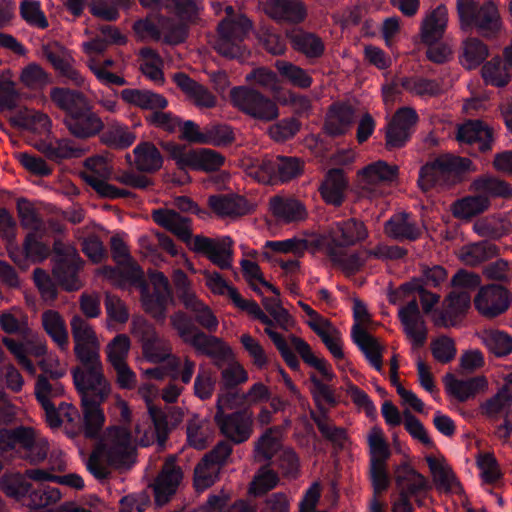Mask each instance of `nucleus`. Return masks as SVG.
I'll use <instances>...</instances> for the list:
<instances>
[{"mask_svg":"<svg viewBox=\"0 0 512 512\" xmlns=\"http://www.w3.org/2000/svg\"><path fill=\"white\" fill-rule=\"evenodd\" d=\"M45 55L59 76L64 78L62 83L72 84L79 88L85 87V77L79 70L73 67L69 59L63 58L52 51L46 52Z\"/></svg>","mask_w":512,"mask_h":512,"instance_id":"42","label":"nucleus"},{"mask_svg":"<svg viewBox=\"0 0 512 512\" xmlns=\"http://www.w3.org/2000/svg\"><path fill=\"white\" fill-rule=\"evenodd\" d=\"M430 346L434 359L441 364L450 363L457 354L454 340L446 335L434 339Z\"/></svg>","mask_w":512,"mask_h":512,"instance_id":"61","label":"nucleus"},{"mask_svg":"<svg viewBox=\"0 0 512 512\" xmlns=\"http://www.w3.org/2000/svg\"><path fill=\"white\" fill-rule=\"evenodd\" d=\"M426 461L439 488L452 490L454 487H460V483L454 473L443 466L436 458L428 456Z\"/></svg>","mask_w":512,"mask_h":512,"instance_id":"57","label":"nucleus"},{"mask_svg":"<svg viewBox=\"0 0 512 512\" xmlns=\"http://www.w3.org/2000/svg\"><path fill=\"white\" fill-rule=\"evenodd\" d=\"M214 422L220 433L233 444L246 442L253 433V413L246 408L233 412L216 411Z\"/></svg>","mask_w":512,"mask_h":512,"instance_id":"12","label":"nucleus"},{"mask_svg":"<svg viewBox=\"0 0 512 512\" xmlns=\"http://www.w3.org/2000/svg\"><path fill=\"white\" fill-rule=\"evenodd\" d=\"M398 168L385 161L379 160L364 167L359 172L360 183L363 188H370L379 182L392 181L396 178Z\"/></svg>","mask_w":512,"mask_h":512,"instance_id":"37","label":"nucleus"},{"mask_svg":"<svg viewBox=\"0 0 512 512\" xmlns=\"http://www.w3.org/2000/svg\"><path fill=\"white\" fill-rule=\"evenodd\" d=\"M490 206V200L485 195L477 193L476 195L466 196L457 200L452 205V213L455 218L469 220L487 210Z\"/></svg>","mask_w":512,"mask_h":512,"instance_id":"39","label":"nucleus"},{"mask_svg":"<svg viewBox=\"0 0 512 512\" xmlns=\"http://www.w3.org/2000/svg\"><path fill=\"white\" fill-rule=\"evenodd\" d=\"M475 171L476 166L469 158L450 153L440 154L421 166L418 185L424 192L433 188L449 190Z\"/></svg>","mask_w":512,"mask_h":512,"instance_id":"3","label":"nucleus"},{"mask_svg":"<svg viewBox=\"0 0 512 512\" xmlns=\"http://www.w3.org/2000/svg\"><path fill=\"white\" fill-rule=\"evenodd\" d=\"M286 38L289 40L291 47L307 59H318L325 52L324 42L315 33L301 28H293L286 30Z\"/></svg>","mask_w":512,"mask_h":512,"instance_id":"23","label":"nucleus"},{"mask_svg":"<svg viewBox=\"0 0 512 512\" xmlns=\"http://www.w3.org/2000/svg\"><path fill=\"white\" fill-rule=\"evenodd\" d=\"M329 237L331 242L327 246L347 248L365 241L368 238V229L363 221L349 218L333 222Z\"/></svg>","mask_w":512,"mask_h":512,"instance_id":"16","label":"nucleus"},{"mask_svg":"<svg viewBox=\"0 0 512 512\" xmlns=\"http://www.w3.org/2000/svg\"><path fill=\"white\" fill-rule=\"evenodd\" d=\"M488 382L484 376H474L467 379H458L452 374L446 376L448 392L460 402L474 397L478 392L487 388Z\"/></svg>","mask_w":512,"mask_h":512,"instance_id":"29","label":"nucleus"},{"mask_svg":"<svg viewBox=\"0 0 512 512\" xmlns=\"http://www.w3.org/2000/svg\"><path fill=\"white\" fill-rule=\"evenodd\" d=\"M194 317L183 311H177L171 316V324L181 340L191 346L197 355L212 359L213 364L222 369L232 358L231 348L219 337L207 334L199 329L195 322L208 332L213 333L218 328V319L209 306L201 302L192 309Z\"/></svg>","mask_w":512,"mask_h":512,"instance_id":"2","label":"nucleus"},{"mask_svg":"<svg viewBox=\"0 0 512 512\" xmlns=\"http://www.w3.org/2000/svg\"><path fill=\"white\" fill-rule=\"evenodd\" d=\"M143 353L153 363H162L171 357V344L162 338L153 326L147 325L141 333Z\"/></svg>","mask_w":512,"mask_h":512,"instance_id":"25","label":"nucleus"},{"mask_svg":"<svg viewBox=\"0 0 512 512\" xmlns=\"http://www.w3.org/2000/svg\"><path fill=\"white\" fill-rule=\"evenodd\" d=\"M42 152L49 160L60 162L63 159L82 156L84 149L76 147L70 139H61L56 144H44Z\"/></svg>","mask_w":512,"mask_h":512,"instance_id":"52","label":"nucleus"},{"mask_svg":"<svg viewBox=\"0 0 512 512\" xmlns=\"http://www.w3.org/2000/svg\"><path fill=\"white\" fill-rule=\"evenodd\" d=\"M278 482L279 477L275 471L266 466L261 467L250 484L249 492L254 496H262L275 488Z\"/></svg>","mask_w":512,"mask_h":512,"instance_id":"58","label":"nucleus"},{"mask_svg":"<svg viewBox=\"0 0 512 512\" xmlns=\"http://www.w3.org/2000/svg\"><path fill=\"white\" fill-rule=\"evenodd\" d=\"M309 379L311 382L310 392L315 405L319 413L326 417L328 415V408L325 404L330 407H335L338 404V399L334 390L328 384H325L314 373L310 375Z\"/></svg>","mask_w":512,"mask_h":512,"instance_id":"46","label":"nucleus"},{"mask_svg":"<svg viewBox=\"0 0 512 512\" xmlns=\"http://www.w3.org/2000/svg\"><path fill=\"white\" fill-rule=\"evenodd\" d=\"M104 271L109 279L114 280L120 286L128 283L141 287V298L145 311L157 321L165 320L167 307L169 303L173 302L172 292L159 289L149 291L144 281L143 271L136 264H129L123 269L106 266Z\"/></svg>","mask_w":512,"mask_h":512,"instance_id":"4","label":"nucleus"},{"mask_svg":"<svg viewBox=\"0 0 512 512\" xmlns=\"http://www.w3.org/2000/svg\"><path fill=\"white\" fill-rule=\"evenodd\" d=\"M69 133L77 139L86 140L99 135L105 128L104 122L90 103L79 113L64 118Z\"/></svg>","mask_w":512,"mask_h":512,"instance_id":"19","label":"nucleus"},{"mask_svg":"<svg viewBox=\"0 0 512 512\" xmlns=\"http://www.w3.org/2000/svg\"><path fill=\"white\" fill-rule=\"evenodd\" d=\"M418 119L413 108H399L386 126V148L394 150L404 147L410 140Z\"/></svg>","mask_w":512,"mask_h":512,"instance_id":"15","label":"nucleus"},{"mask_svg":"<svg viewBox=\"0 0 512 512\" xmlns=\"http://www.w3.org/2000/svg\"><path fill=\"white\" fill-rule=\"evenodd\" d=\"M367 442L370 454V479L374 491L380 493L389 487L387 461L391 457V450L380 427L374 426L370 430Z\"/></svg>","mask_w":512,"mask_h":512,"instance_id":"9","label":"nucleus"},{"mask_svg":"<svg viewBox=\"0 0 512 512\" xmlns=\"http://www.w3.org/2000/svg\"><path fill=\"white\" fill-rule=\"evenodd\" d=\"M17 212L23 228L31 231H45L43 220L27 199L19 198L17 200Z\"/></svg>","mask_w":512,"mask_h":512,"instance_id":"56","label":"nucleus"},{"mask_svg":"<svg viewBox=\"0 0 512 512\" xmlns=\"http://www.w3.org/2000/svg\"><path fill=\"white\" fill-rule=\"evenodd\" d=\"M347 187L348 180L344 171L340 168H332L326 173L325 180L322 182L319 192L325 203L339 207L345 200Z\"/></svg>","mask_w":512,"mask_h":512,"instance_id":"24","label":"nucleus"},{"mask_svg":"<svg viewBox=\"0 0 512 512\" xmlns=\"http://www.w3.org/2000/svg\"><path fill=\"white\" fill-rule=\"evenodd\" d=\"M60 498L61 493L58 488L50 487L49 485L32 484V489L23 500L30 509L41 510L56 503Z\"/></svg>","mask_w":512,"mask_h":512,"instance_id":"44","label":"nucleus"},{"mask_svg":"<svg viewBox=\"0 0 512 512\" xmlns=\"http://www.w3.org/2000/svg\"><path fill=\"white\" fill-rule=\"evenodd\" d=\"M270 15L279 21L301 23L307 15L300 0H270Z\"/></svg>","mask_w":512,"mask_h":512,"instance_id":"32","label":"nucleus"},{"mask_svg":"<svg viewBox=\"0 0 512 512\" xmlns=\"http://www.w3.org/2000/svg\"><path fill=\"white\" fill-rule=\"evenodd\" d=\"M326 253L335 265L342 267L350 273L358 272L366 261L360 253L355 252L347 255L341 249H337V247L327 246Z\"/></svg>","mask_w":512,"mask_h":512,"instance_id":"54","label":"nucleus"},{"mask_svg":"<svg viewBox=\"0 0 512 512\" xmlns=\"http://www.w3.org/2000/svg\"><path fill=\"white\" fill-rule=\"evenodd\" d=\"M304 163L297 157L277 155L264 159L259 166V180L269 183L288 182L303 171Z\"/></svg>","mask_w":512,"mask_h":512,"instance_id":"14","label":"nucleus"},{"mask_svg":"<svg viewBox=\"0 0 512 512\" xmlns=\"http://www.w3.org/2000/svg\"><path fill=\"white\" fill-rule=\"evenodd\" d=\"M489 55L488 47L478 38H467L462 45L460 62L467 69L480 66Z\"/></svg>","mask_w":512,"mask_h":512,"instance_id":"45","label":"nucleus"},{"mask_svg":"<svg viewBox=\"0 0 512 512\" xmlns=\"http://www.w3.org/2000/svg\"><path fill=\"white\" fill-rule=\"evenodd\" d=\"M394 479L399 489V497L393 505V512H414L411 498L421 507L424 498L431 488L427 479L414 469L407 461L395 467Z\"/></svg>","mask_w":512,"mask_h":512,"instance_id":"7","label":"nucleus"},{"mask_svg":"<svg viewBox=\"0 0 512 512\" xmlns=\"http://www.w3.org/2000/svg\"><path fill=\"white\" fill-rule=\"evenodd\" d=\"M210 209L218 216H241L252 210L248 200L237 194H214L208 198Z\"/></svg>","mask_w":512,"mask_h":512,"instance_id":"26","label":"nucleus"},{"mask_svg":"<svg viewBox=\"0 0 512 512\" xmlns=\"http://www.w3.org/2000/svg\"><path fill=\"white\" fill-rule=\"evenodd\" d=\"M33 280L45 301H55L57 299V284L48 272L42 268H36L33 272Z\"/></svg>","mask_w":512,"mask_h":512,"instance_id":"64","label":"nucleus"},{"mask_svg":"<svg viewBox=\"0 0 512 512\" xmlns=\"http://www.w3.org/2000/svg\"><path fill=\"white\" fill-rule=\"evenodd\" d=\"M54 253L53 276L58 284L66 291H77L82 287L78 273L82 268L83 261L77 252L67 247L61 240L56 239L53 243Z\"/></svg>","mask_w":512,"mask_h":512,"instance_id":"10","label":"nucleus"},{"mask_svg":"<svg viewBox=\"0 0 512 512\" xmlns=\"http://www.w3.org/2000/svg\"><path fill=\"white\" fill-rule=\"evenodd\" d=\"M393 84L418 96H437L441 92V87L436 80L422 77H400Z\"/></svg>","mask_w":512,"mask_h":512,"instance_id":"50","label":"nucleus"},{"mask_svg":"<svg viewBox=\"0 0 512 512\" xmlns=\"http://www.w3.org/2000/svg\"><path fill=\"white\" fill-rule=\"evenodd\" d=\"M456 6L463 29L474 28L480 36L485 38H493L500 31V14L492 0L483 4L475 0H457Z\"/></svg>","mask_w":512,"mask_h":512,"instance_id":"6","label":"nucleus"},{"mask_svg":"<svg viewBox=\"0 0 512 512\" xmlns=\"http://www.w3.org/2000/svg\"><path fill=\"white\" fill-rule=\"evenodd\" d=\"M183 478L182 470L175 465V457H169L161 472L155 478L151 485L153 488L155 504L161 507L168 503L176 493L177 488Z\"/></svg>","mask_w":512,"mask_h":512,"instance_id":"18","label":"nucleus"},{"mask_svg":"<svg viewBox=\"0 0 512 512\" xmlns=\"http://www.w3.org/2000/svg\"><path fill=\"white\" fill-rule=\"evenodd\" d=\"M131 435L126 430H119L116 438L106 451V458L110 465L116 467L126 466L131 462L133 449L130 444Z\"/></svg>","mask_w":512,"mask_h":512,"instance_id":"35","label":"nucleus"},{"mask_svg":"<svg viewBox=\"0 0 512 512\" xmlns=\"http://www.w3.org/2000/svg\"><path fill=\"white\" fill-rule=\"evenodd\" d=\"M511 302L508 290L500 284L482 287L474 299L475 308L483 316L494 318L504 313Z\"/></svg>","mask_w":512,"mask_h":512,"instance_id":"17","label":"nucleus"},{"mask_svg":"<svg viewBox=\"0 0 512 512\" xmlns=\"http://www.w3.org/2000/svg\"><path fill=\"white\" fill-rule=\"evenodd\" d=\"M225 10L229 18L222 20L218 25V36L214 43V49L227 59L244 61L248 56V51L243 42L252 23L245 15L234 16L232 6H227Z\"/></svg>","mask_w":512,"mask_h":512,"instance_id":"5","label":"nucleus"},{"mask_svg":"<svg viewBox=\"0 0 512 512\" xmlns=\"http://www.w3.org/2000/svg\"><path fill=\"white\" fill-rule=\"evenodd\" d=\"M121 98L126 103L147 110L158 111L168 106V101L163 95L150 90L127 88L121 91Z\"/></svg>","mask_w":512,"mask_h":512,"instance_id":"31","label":"nucleus"},{"mask_svg":"<svg viewBox=\"0 0 512 512\" xmlns=\"http://www.w3.org/2000/svg\"><path fill=\"white\" fill-rule=\"evenodd\" d=\"M471 187L476 193L485 195L489 200L490 197H512V185L495 177H479L472 182Z\"/></svg>","mask_w":512,"mask_h":512,"instance_id":"48","label":"nucleus"},{"mask_svg":"<svg viewBox=\"0 0 512 512\" xmlns=\"http://www.w3.org/2000/svg\"><path fill=\"white\" fill-rule=\"evenodd\" d=\"M32 489V483L25 473L5 472L0 477V490L8 497L21 501Z\"/></svg>","mask_w":512,"mask_h":512,"instance_id":"41","label":"nucleus"},{"mask_svg":"<svg viewBox=\"0 0 512 512\" xmlns=\"http://www.w3.org/2000/svg\"><path fill=\"white\" fill-rule=\"evenodd\" d=\"M101 132V143L113 149H126L130 147L136 139L135 133L132 132L128 126L119 122L109 124L107 128L105 130L103 129Z\"/></svg>","mask_w":512,"mask_h":512,"instance_id":"38","label":"nucleus"},{"mask_svg":"<svg viewBox=\"0 0 512 512\" xmlns=\"http://www.w3.org/2000/svg\"><path fill=\"white\" fill-rule=\"evenodd\" d=\"M45 231H30L24 240V252L29 262L37 263L45 260L51 253L48 244L42 241Z\"/></svg>","mask_w":512,"mask_h":512,"instance_id":"53","label":"nucleus"},{"mask_svg":"<svg viewBox=\"0 0 512 512\" xmlns=\"http://www.w3.org/2000/svg\"><path fill=\"white\" fill-rule=\"evenodd\" d=\"M234 107L255 120L271 122L278 118L279 107L269 96L247 86H236L230 91Z\"/></svg>","mask_w":512,"mask_h":512,"instance_id":"8","label":"nucleus"},{"mask_svg":"<svg viewBox=\"0 0 512 512\" xmlns=\"http://www.w3.org/2000/svg\"><path fill=\"white\" fill-rule=\"evenodd\" d=\"M11 122L17 127L35 133L47 132L51 127V120L47 114L28 108L18 109Z\"/></svg>","mask_w":512,"mask_h":512,"instance_id":"33","label":"nucleus"},{"mask_svg":"<svg viewBox=\"0 0 512 512\" xmlns=\"http://www.w3.org/2000/svg\"><path fill=\"white\" fill-rule=\"evenodd\" d=\"M74 340V354L84 369L72 370L73 382L81 398L83 432L86 438H98L105 414L101 405L108 398L111 387L103 374L96 333L81 316L74 315L70 322Z\"/></svg>","mask_w":512,"mask_h":512,"instance_id":"1","label":"nucleus"},{"mask_svg":"<svg viewBox=\"0 0 512 512\" xmlns=\"http://www.w3.org/2000/svg\"><path fill=\"white\" fill-rule=\"evenodd\" d=\"M512 406V390L503 386L498 392L481 404L482 414L487 417L494 418L505 408Z\"/></svg>","mask_w":512,"mask_h":512,"instance_id":"55","label":"nucleus"},{"mask_svg":"<svg viewBox=\"0 0 512 512\" xmlns=\"http://www.w3.org/2000/svg\"><path fill=\"white\" fill-rule=\"evenodd\" d=\"M20 15L31 26L40 29H46L49 26L48 20L37 1L23 0L20 4Z\"/></svg>","mask_w":512,"mask_h":512,"instance_id":"62","label":"nucleus"},{"mask_svg":"<svg viewBox=\"0 0 512 512\" xmlns=\"http://www.w3.org/2000/svg\"><path fill=\"white\" fill-rule=\"evenodd\" d=\"M353 119L354 111L350 106L332 105L324 129L333 137L344 135L353 123Z\"/></svg>","mask_w":512,"mask_h":512,"instance_id":"34","label":"nucleus"},{"mask_svg":"<svg viewBox=\"0 0 512 512\" xmlns=\"http://www.w3.org/2000/svg\"><path fill=\"white\" fill-rule=\"evenodd\" d=\"M484 341L489 351L497 357H504L512 353V336L503 331H489Z\"/></svg>","mask_w":512,"mask_h":512,"instance_id":"59","label":"nucleus"},{"mask_svg":"<svg viewBox=\"0 0 512 512\" xmlns=\"http://www.w3.org/2000/svg\"><path fill=\"white\" fill-rule=\"evenodd\" d=\"M460 146L470 155L479 156L492 150L493 130L482 120H468L457 131Z\"/></svg>","mask_w":512,"mask_h":512,"instance_id":"13","label":"nucleus"},{"mask_svg":"<svg viewBox=\"0 0 512 512\" xmlns=\"http://www.w3.org/2000/svg\"><path fill=\"white\" fill-rule=\"evenodd\" d=\"M351 337L368 362L378 372H382V346L378 340L368 333L359 324H354L351 329Z\"/></svg>","mask_w":512,"mask_h":512,"instance_id":"28","label":"nucleus"},{"mask_svg":"<svg viewBox=\"0 0 512 512\" xmlns=\"http://www.w3.org/2000/svg\"><path fill=\"white\" fill-rule=\"evenodd\" d=\"M273 215L284 222H294L304 219L306 215L303 204L293 198L275 196L270 200Z\"/></svg>","mask_w":512,"mask_h":512,"instance_id":"36","label":"nucleus"},{"mask_svg":"<svg viewBox=\"0 0 512 512\" xmlns=\"http://www.w3.org/2000/svg\"><path fill=\"white\" fill-rule=\"evenodd\" d=\"M447 21V8L439 5L426 17L421 27L422 42L428 45L426 56L436 64L445 63L451 53L447 46L437 44L443 37Z\"/></svg>","mask_w":512,"mask_h":512,"instance_id":"11","label":"nucleus"},{"mask_svg":"<svg viewBox=\"0 0 512 512\" xmlns=\"http://www.w3.org/2000/svg\"><path fill=\"white\" fill-rule=\"evenodd\" d=\"M49 97L52 103L64 112V118L72 117L91 103L83 92L68 87H52Z\"/></svg>","mask_w":512,"mask_h":512,"instance_id":"21","label":"nucleus"},{"mask_svg":"<svg viewBox=\"0 0 512 512\" xmlns=\"http://www.w3.org/2000/svg\"><path fill=\"white\" fill-rule=\"evenodd\" d=\"M135 166L138 171L155 173L162 168L163 156L158 148L148 141L140 142L133 149Z\"/></svg>","mask_w":512,"mask_h":512,"instance_id":"30","label":"nucleus"},{"mask_svg":"<svg viewBox=\"0 0 512 512\" xmlns=\"http://www.w3.org/2000/svg\"><path fill=\"white\" fill-rule=\"evenodd\" d=\"M50 382L48 377L44 374H41L37 377L35 383V397L43 410L45 411L46 422L51 428H59L63 419L59 414V410H56V406L48 397H44L41 393L42 391H49Z\"/></svg>","mask_w":512,"mask_h":512,"instance_id":"43","label":"nucleus"},{"mask_svg":"<svg viewBox=\"0 0 512 512\" xmlns=\"http://www.w3.org/2000/svg\"><path fill=\"white\" fill-rule=\"evenodd\" d=\"M162 148L169 154V157L175 161L179 170H196L198 171V155L197 150L187 151L185 146L172 142H162Z\"/></svg>","mask_w":512,"mask_h":512,"instance_id":"51","label":"nucleus"},{"mask_svg":"<svg viewBox=\"0 0 512 512\" xmlns=\"http://www.w3.org/2000/svg\"><path fill=\"white\" fill-rule=\"evenodd\" d=\"M42 325L45 332L61 350L68 348V332L66 324L59 312L46 310L42 314Z\"/></svg>","mask_w":512,"mask_h":512,"instance_id":"40","label":"nucleus"},{"mask_svg":"<svg viewBox=\"0 0 512 512\" xmlns=\"http://www.w3.org/2000/svg\"><path fill=\"white\" fill-rule=\"evenodd\" d=\"M153 221L172 232L178 239L189 245L192 239L191 219L180 215L175 210L156 209L152 212Z\"/></svg>","mask_w":512,"mask_h":512,"instance_id":"22","label":"nucleus"},{"mask_svg":"<svg viewBox=\"0 0 512 512\" xmlns=\"http://www.w3.org/2000/svg\"><path fill=\"white\" fill-rule=\"evenodd\" d=\"M504 61L501 57H493L482 67V76L487 84L496 87H505L511 80L512 74V40L503 51Z\"/></svg>","mask_w":512,"mask_h":512,"instance_id":"20","label":"nucleus"},{"mask_svg":"<svg viewBox=\"0 0 512 512\" xmlns=\"http://www.w3.org/2000/svg\"><path fill=\"white\" fill-rule=\"evenodd\" d=\"M130 347V338L126 334H117L107 345V358L110 364L126 362Z\"/></svg>","mask_w":512,"mask_h":512,"instance_id":"63","label":"nucleus"},{"mask_svg":"<svg viewBox=\"0 0 512 512\" xmlns=\"http://www.w3.org/2000/svg\"><path fill=\"white\" fill-rule=\"evenodd\" d=\"M205 141L203 144H210L217 147H225L235 140L234 132L230 126L216 124L204 128Z\"/></svg>","mask_w":512,"mask_h":512,"instance_id":"60","label":"nucleus"},{"mask_svg":"<svg viewBox=\"0 0 512 512\" xmlns=\"http://www.w3.org/2000/svg\"><path fill=\"white\" fill-rule=\"evenodd\" d=\"M387 236L398 241H416L422 235V230L415 221L410 220V214L401 212L392 215L384 224Z\"/></svg>","mask_w":512,"mask_h":512,"instance_id":"27","label":"nucleus"},{"mask_svg":"<svg viewBox=\"0 0 512 512\" xmlns=\"http://www.w3.org/2000/svg\"><path fill=\"white\" fill-rule=\"evenodd\" d=\"M35 435L31 428L18 426L13 429L0 430V446L3 449H14L19 446L23 451L34 443Z\"/></svg>","mask_w":512,"mask_h":512,"instance_id":"49","label":"nucleus"},{"mask_svg":"<svg viewBox=\"0 0 512 512\" xmlns=\"http://www.w3.org/2000/svg\"><path fill=\"white\" fill-rule=\"evenodd\" d=\"M275 68L280 77L294 87L308 89L313 83V78L307 71L292 62L277 60L275 62Z\"/></svg>","mask_w":512,"mask_h":512,"instance_id":"47","label":"nucleus"}]
</instances>
